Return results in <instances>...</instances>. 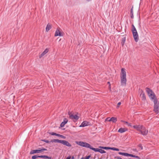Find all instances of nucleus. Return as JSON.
Listing matches in <instances>:
<instances>
[{
  "label": "nucleus",
  "mask_w": 159,
  "mask_h": 159,
  "mask_svg": "<svg viewBox=\"0 0 159 159\" xmlns=\"http://www.w3.org/2000/svg\"><path fill=\"white\" fill-rule=\"evenodd\" d=\"M99 148L101 149H110V147L100 146Z\"/></svg>",
  "instance_id": "obj_22"
},
{
  "label": "nucleus",
  "mask_w": 159,
  "mask_h": 159,
  "mask_svg": "<svg viewBox=\"0 0 159 159\" xmlns=\"http://www.w3.org/2000/svg\"><path fill=\"white\" fill-rule=\"evenodd\" d=\"M60 30L61 29L59 28H58L57 29L54 35L55 36H63L62 33L61 32Z\"/></svg>",
  "instance_id": "obj_6"
},
{
  "label": "nucleus",
  "mask_w": 159,
  "mask_h": 159,
  "mask_svg": "<svg viewBox=\"0 0 159 159\" xmlns=\"http://www.w3.org/2000/svg\"><path fill=\"white\" fill-rule=\"evenodd\" d=\"M99 152H100L101 153L103 154L106 153L105 151L104 150H102V149H99Z\"/></svg>",
  "instance_id": "obj_27"
},
{
  "label": "nucleus",
  "mask_w": 159,
  "mask_h": 159,
  "mask_svg": "<svg viewBox=\"0 0 159 159\" xmlns=\"http://www.w3.org/2000/svg\"><path fill=\"white\" fill-rule=\"evenodd\" d=\"M140 97L141 98L142 100L143 101L146 100V97L144 93L142 90L140 91Z\"/></svg>",
  "instance_id": "obj_10"
},
{
  "label": "nucleus",
  "mask_w": 159,
  "mask_h": 159,
  "mask_svg": "<svg viewBox=\"0 0 159 159\" xmlns=\"http://www.w3.org/2000/svg\"><path fill=\"white\" fill-rule=\"evenodd\" d=\"M130 17L131 18L133 19L134 18V16L133 14V10L132 8H131L130 11Z\"/></svg>",
  "instance_id": "obj_24"
},
{
  "label": "nucleus",
  "mask_w": 159,
  "mask_h": 159,
  "mask_svg": "<svg viewBox=\"0 0 159 159\" xmlns=\"http://www.w3.org/2000/svg\"><path fill=\"white\" fill-rule=\"evenodd\" d=\"M71 159H74V157H72L71 158Z\"/></svg>",
  "instance_id": "obj_46"
},
{
  "label": "nucleus",
  "mask_w": 159,
  "mask_h": 159,
  "mask_svg": "<svg viewBox=\"0 0 159 159\" xmlns=\"http://www.w3.org/2000/svg\"><path fill=\"white\" fill-rule=\"evenodd\" d=\"M146 91L149 96L151 99H154L155 98V95L152 91L148 88H147Z\"/></svg>",
  "instance_id": "obj_3"
},
{
  "label": "nucleus",
  "mask_w": 159,
  "mask_h": 159,
  "mask_svg": "<svg viewBox=\"0 0 159 159\" xmlns=\"http://www.w3.org/2000/svg\"><path fill=\"white\" fill-rule=\"evenodd\" d=\"M39 157V156H36V155L33 156L32 157V158L33 159H35L36 158L38 157Z\"/></svg>",
  "instance_id": "obj_29"
},
{
  "label": "nucleus",
  "mask_w": 159,
  "mask_h": 159,
  "mask_svg": "<svg viewBox=\"0 0 159 159\" xmlns=\"http://www.w3.org/2000/svg\"><path fill=\"white\" fill-rule=\"evenodd\" d=\"M89 122L85 121H84L80 125V127H84L85 126H87L88 125Z\"/></svg>",
  "instance_id": "obj_11"
},
{
  "label": "nucleus",
  "mask_w": 159,
  "mask_h": 159,
  "mask_svg": "<svg viewBox=\"0 0 159 159\" xmlns=\"http://www.w3.org/2000/svg\"><path fill=\"white\" fill-rule=\"evenodd\" d=\"M90 157V156L89 155L86 157L85 158H82L81 159H89V158Z\"/></svg>",
  "instance_id": "obj_34"
},
{
  "label": "nucleus",
  "mask_w": 159,
  "mask_h": 159,
  "mask_svg": "<svg viewBox=\"0 0 159 159\" xmlns=\"http://www.w3.org/2000/svg\"><path fill=\"white\" fill-rule=\"evenodd\" d=\"M66 124L63 123V122H61L60 125V126L61 127H63Z\"/></svg>",
  "instance_id": "obj_32"
},
{
  "label": "nucleus",
  "mask_w": 159,
  "mask_h": 159,
  "mask_svg": "<svg viewBox=\"0 0 159 159\" xmlns=\"http://www.w3.org/2000/svg\"><path fill=\"white\" fill-rule=\"evenodd\" d=\"M61 140H59V139H54L51 140V141H50V142H52V143L54 142V143H60Z\"/></svg>",
  "instance_id": "obj_17"
},
{
  "label": "nucleus",
  "mask_w": 159,
  "mask_h": 159,
  "mask_svg": "<svg viewBox=\"0 0 159 159\" xmlns=\"http://www.w3.org/2000/svg\"><path fill=\"white\" fill-rule=\"evenodd\" d=\"M122 121L126 124L128 126L132 127V124L131 123H129L128 122L125 121Z\"/></svg>",
  "instance_id": "obj_20"
},
{
  "label": "nucleus",
  "mask_w": 159,
  "mask_h": 159,
  "mask_svg": "<svg viewBox=\"0 0 159 159\" xmlns=\"http://www.w3.org/2000/svg\"><path fill=\"white\" fill-rule=\"evenodd\" d=\"M110 119V118H109V117L107 118L105 120H106V121H108V120H109V119Z\"/></svg>",
  "instance_id": "obj_40"
},
{
  "label": "nucleus",
  "mask_w": 159,
  "mask_h": 159,
  "mask_svg": "<svg viewBox=\"0 0 159 159\" xmlns=\"http://www.w3.org/2000/svg\"><path fill=\"white\" fill-rule=\"evenodd\" d=\"M60 137L62 138H63V139H65L66 138V137L63 136V135H60Z\"/></svg>",
  "instance_id": "obj_37"
},
{
  "label": "nucleus",
  "mask_w": 159,
  "mask_h": 159,
  "mask_svg": "<svg viewBox=\"0 0 159 159\" xmlns=\"http://www.w3.org/2000/svg\"><path fill=\"white\" fill-rule=\"evenodd\" d=\"M133 155H132V154H129L128 153V157L129 156V157H133Z\"/></svg>",
  "instance_id": "obj_38"
},
{
  "label": "nucleus",
  "mask_w": 159,
  "mask_h": 159,
  "mask_svg": "<svg viewBox=\"0 0 159 159\" xmlns=\"http://www.w3.org/2000/svg\"><path fill=\"white\" fill-rule=\"evenodd\" d=\"M120 77L121 85L125 86L126 85L127 80L125 69L124 68H122L121 69Z\"/></svg>",
  "instance_id": "obj_1"
},
{
  "label": "nucleus",
  "mask_w": 159,
  "mask_h": 159,
  "mask_svg": "<svg viewBox=\"0 0 159 159\" xmlns=\"http://www.w3.org/2000/svg\"><path fill=\"white\" fill-rule=\"evenodd\" d=\"M68 114L69 115V118L73 120H77L79 119V116L77 115H73L72 114L70 111L68 112Z\"/></svg>",
  "instance_id": "obj_5"
},
{
  "label": "nucleus",
  "mask_w": 159,
  "mask_h": 159,
  "mask_svg": "<svg viewBox=\"0 0 159 159\" xmlns=\"http://www.w3.org/2000/svg\"><path fill=\"white\" fill-rule=\"evenodd\" d=\"M154 99V105H158V104H157V101L156 98H155Z\"/></svg>",
  "instance_id": "obj_26"
},
{
  "label": "nucleus",
  "mask_w": 159,
  "mask_h": 159,
  "mask_svg": "<svg viewBox=\"0 0 159 159\" xmlns=\"http://www.w3.org/2000/svg\"><path fill=\"white\" fill-rule=\"evenodd\" d=\"M110 149L114 150V151H119V149L118 148H116L114 147L112 148H110Z\"/></svg>",
  "instance_id": "obj_25"
},
{
  "label": "nucleus",
  "mask_w": 159,
  "mask_h": 159,
  "mask_svg": "<svg viewBox=\"0 0 159 159\" xmlns=\"http://www.w3.org/2000/svg\"><path fill=\"white\" fill-rule=\"evenodd\" d=\"M127 130V129L126 128H120L119 129V130H118V132L121 133H123V132H125Z\"/></svg>",
  "instance_id": "obj_14"
},
{
  "label": "nucleus",
  "mask_w": 159,
  "mask_h": 159,
  "mask_svg": "<svg viewBox=\"0 0 159 159\" xmlns=\"http://www.w3.org/2000/svg\"><path fill=\"white\" fill-rule=\"evenodd\" d=\"M136 158H137V159H140V158L138 156H136Z\"/></svg>",
  "instance_id": "obj_41"
},
{
  "label": "nucleus",
  "mask_w": 159,
  "mask_h": 159,
  "mask_svg": "<svg viewBox=\"0 0 159 159\" xmlns=\"http://www.w3.org/2000/svg\"><path fill=\"white\" fill-rule=\"evenodd\" d=\"M70 156H69L66 158V159H70Z\"/></svg>",
  "instance_id": "obj_42"
},
{
  "label": "nucleus",
  "mask_w": 159,
  "mask_h": 159,
  "mask_svg": "<svg viewBox=\"0 0 159 159\" xmlns=\"http://www.w3.org/2000/svg\"><path fill=\"white\" fill-rule=\"evenodd\" d=\"M107 84H109V86L110 87V85H111V84H110V82H107Z\"/></svg>",
  "instance_id": "obj_43"
},
{
  "label": "nucleus",
  "mask_w": 159,
  "mask_h": 159,
  "mask_svg": "<svg viewBox=\"0 0 159 159\" xmlns=\"http://www.w3.org/2000/svg\"><path fill=\"white\" fill-rule=\"evenodd\" d=\"M118 159H122L120 157H118Z\"/></svg>",
  "instance_id": "obj_45"
},
{
  "label": "nucleus",
  "mask_w": 159,
  "mask_h": 159,
  "mask_svg": "<svg viewBox=\"0 0 159 159\" xmlns=\"http://www.w3.org/2000/svg\"><path fill=\"white\" fill-rule=\"evenodd\" d=\"M159 109V105H154V111L156 113H158V110Z\"/></svg>",
  "instance_id": "obj_12"
},
{
  "label": "nucleus",
  "mask_w": 159,
  "mask_h": 159,
  "mask_svg": "<svg viewBox=\"0 0 159 159\" xmlns=\"http://www.w3.org/2000/svg\"><path fill=\"white\" fill-rule=\"evenodd\" d=\"M51 28H52L51 25H50V24H48L47 25L46 27V31L48 32V31H49L50 30Z\"/></svg>",
  "instance_id": "obj_19"
},
{
  "label": "nucleus",
  "mask_w": 159,
  "mask_h": 159,
  "mask_svg": "<svg viewBox=\"0 0 159 159\" xmlns=\"http://www.w3.org/2000/svg\"><path fill=\"white\" fill-rule=\"evenodd\" d=\"M124 42H125V40H124Z\"/></svg>",
  "instance_id": "obj_47"
},
{
  "label": "nucleus",
  "mask_w": 159,
  "mask_h": 159,
  "mask_svg": "<svg viewBox=\"0 0 159 159\" xmlns=\"http://www.w3.org/2000/svg\"><path fill=\"white\" fill-rule=\"evenodd\" d=\"M118 153L120 155H122L123 156H125L128 157V153H125V152H119Z\"/></svg>",
  "instance_id": "obj_21"
},
{
  "label": "nucleus",
  "mask_w": 159,
  "mask_h": 159,
  "mask_svg": "<svg viewBox=\"0 0 159 159\" xmlns=\"http://www.w3.org/2000/svg\"><path fill=\"white\" fill-rule=\"evenodd\" d=\"M76 143L82 147L87 148H89L90 149V148H91V145L89 144V143H86V142H83L81 141H80V142H76Z\"/></svg>",
  "instance_id": "obj_4"
},
{
  "label": "nucleus",
  "mask_w": 159,
  "mask_h": 159,
  "mask_svg": "<svg viewBox=\"0 0 159 159\" xmlns=\"http://www.w3.org/2000/svg\"><path fill=\"white\" fill-rule=\"evenodd\" d=\"M60 143L68 147H70L71 146V145L66 140H61Z\"/></svg>",
  "instance_id": "obj_9"
},
{
  "label": "nucleus",
  "mask_w": 159,
  "mask_h": 159,
  "mask_svg": "<svg viewBox=\"0 0 159 159\" xmlns=\"http://www.w3.org/2000/svg\"><path fill=\"white\" fill-rule=\"evenodd\" d=\"M138 147L141 149V150L143 149V147L141 144H139L138 145Z\"/></svg>",
  "instance_id": "obj_36"
},
{
  "label": "nucleus",
  "mask_w": 159,
  "mask_h": 159,
  "mask_svg": "<svg viewBox=\"0 0 159 159\" xmlns=\"http://www.w3.org/2000/svg\"><path fill=\"white\" fill-rule=\"evenodd\" d=\"M117 120V118L115 117H112L108 120V121H112L113 123H115Z\"/></svg>",
  "instance_id": "obj_16"
},
{
  "label": "nucleus",
  "mask_w": 159,
  "mask_h": 159,
  "mask_svg": "<svg viewBox=\"0 0 159 159\" xmlns=\"http://www.w3.org/2000/svg\"><path fill=\"white\" fill-rule=\"evenodd\" d=\"M41 152L40 149L34 150L30 152V154H33L36 153H39Z\"/></svg>",
  "instance_id": "obj_15"
},
{
  "label": "nucleus",
  "mask_w": 159,
  "mask_h": 159,
  "mask_svg": "<svg viewBox=\"0 0 159 159\" xmlns=\"http://www.w3.org/2000/svg\"><path fill=\"white\" fill-rule=\"evenodd\" d=\"M136 156H135V155H133V157H135V158H136Z\"/></svg>",
  "instance_id": "obj_44"
},
{
  "label": "nucleus",
  "mask_w": 159,
  "mask_h": 159,
  "mask_svg": "<svg viewBox=\"0 0 159 159\" xmlns=\"http://www.w3.org/2000/svg\"><path fill=\"white\" fill-rule=\"evenodd\" d=\"M41 140L43 141V142H45V143H47L50 142L48 140H46L45 139H42Z\"/></svg>",
  "instance_id": "obj_31"
},
{
  "label": "nucleus",
  "mask_w": 159,
  "mask_h": 159,
  "mask_svg": "<svg viewBox=\"0 0 159 159\" xmlns=\"http://www.w3.org/2000/svg\"><path fill=\"white\" fill-rule=\"evenodd\" d=\"M132 31L134 40L137 42L139 40V36L136 29L133 25H132Z\"/></svg>",
  "instance_id": "obj_2"
},
{
  "label": "nucleus",
  "mask_w": 159,
  "mask_h": 159,
  "mask_svg": "<svg viewBox=\"0 0 159 159\" xmlns=\"http://www.w3.org/2000/svg\"><path fill=\"white\" fill-rule=\"evenodd\" d=\"M48 51V48H46L43 52L39 56V58H40L44 56L46 54Z\"/></svg>",
  "instance_id": "obj_13"
},
{
  "label": "nucleus",
  "mask_w": 159,
  "mask_h": 159,
  "mask_svg": "<svg viewBox=\"0 0 159 159\" xmlns=\"http://www.w3.org/2000/svg\"><path fill=\"white\" fill-rule=\"evenodd\" d=\"M40 150L41 152L44 151H46V150H47V149L46 148H43L41 149H40Z\"/></svg>",
  "instance_id": "obj_35"
},
{
  "label": "nucleus",
  "mask_w": 159,
  "mask_h": 159,
  "mask_svg": "<svg viewBox=\"0 0 159 159\" xmlns=\"http://www.w3.org/2000/svg\"><path fill=\"white\" fill-rule=\"evenodd\" d=\"M68 121V120L66 118H65L63 119V122L66 124L67 123Z\"/></svg>",
  "instance_id": "obj_28"
},
{
  "label": "nucleus",
  "mask_w": 159,
  "mask_h": 159,
  "mask_svg": "<svg viewBox=\"0 0 159 159\" xmlns=\"http://www.w3.org/2000/svg\"><path fill=\"white\" fill-rule=\"evenodd\" d=\"M49 134L52 135H56V133L53 132H50Z\"/></svg>",
  "instance_id": "obj_30"
},
{
  "label": "nucleus",
  "mask_w": 159,
  "mask_h": 159,
  "mask_svg": "<svg viewBox=\"0 0 159 159\" xmlns=\"http://www.w3.org/2000/svg\"><path fill=\"white\" fill-rule=\"evenodd\" d=\"M121 104V102H119L117 103V106L116 107V108L118 109L119 107V106Z\"/></svg>",
  "instance_id": "obj_33"
},
{
  "label": "nucleus",
  "mask_w": 159,
  "mask_h": 159,
  "mask_svg": "<svg viewBox=\"0 0 159 159\" xmlns=\"http://www.w3.org/2000/svg\"><path fill=\"white\" fill-rule=\"evenodd\" d=\"M90 149H92V150H93L95 152H99V149L98 148H92V147L91 148H90Z\"/></svg>",
  "instance_id": "obj_23"
},
{
  "label": "nucleus",
  "mask_w": 159,
  "mask_h": 159,
  "mask_svg": "<svg viewBox=\"0 0 159 159\" xmlns=\"http://www.w3.org/2000/svg\"><path fill=\"white\" fill-rule=\"evenodd\" d=\"M143 128H142L141 129V130H140L141 134L143 135H147L148 133V130L146 129L145 127L143 126Z\"/></svg>",
  "instance_id": "obj_7"
},
{
  "label": "nucleus",
  "mask_w": 159,
  "mask_h": 159,
  "mask_svg": "<svg viewBox=\"0 0 159 159\" xmlns=\"http://www.w3.org/2000/svg\"><path fill=\"white\" fill-rule=\"evenodd\" d=\"M38 157L40 158H43L45 159H51L52 158L51 157H49L48 156L46 155H41L39 156Z\"/></svg>",
  "instance_id": "obj_18"
},
{
  "label": "nucleus",
  "mask_w": 159,
  "mask_h": 159,
  "mask_svg": "<svg viewBox=\"0 0 159 159\" xmlns=\"http://www.w3.org/2000/svg\"><path fill=\"white\" fill-rule=\"evenodd\" d=\"M134 129H136L137 130L140 131L141 130V129L143 128V126L142 125H136L132 126Z\"/></svg>",
  "instance_id": "obj_8"
},
{
  "label": "nucleus",
  "mask_w": 159,
  "mask_h": 159,
  "mask_svg": "<svg viewBox=\"0 0 159 159\" xmlns=\"http://www.w3.org/2000/svg\"><path fill=\"white\" fill-rule=\"evenodd\" d=\"M60 135H61L60 134H57V133H56V136H57L58 137H60Z\"/></svg>",
  "instance_id": "obj_39"
}]
</instances>
